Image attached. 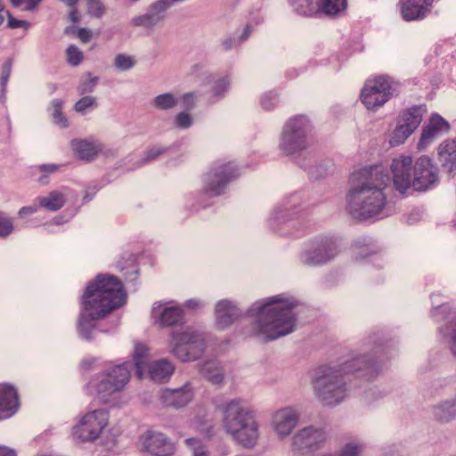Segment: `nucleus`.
I'll return each mask as SVG.
<instances>
[{
	"label": "nucleus",
	"mask_w": 456,
	"mask_h": 456,
	"mask_svg": "<svg viewBox=\"0 0 456 456\" xmlns=\"http://www.w3.org/2000/svg\"><path fill=\"white\" fill-rule=\"evenodd\" d=\"M97 82V77H93L90 74H88L87 77L83 82H81V84L77 87L78 93L80 94H84L92 92L94 87L96 86Z\"/></svg>",
	"instance_id": "nucleus-47"
},
{
	"label": "nucleus",
	"mask_w": 456,
	"mask_h": 456,
	"mask_svg": "<svg viewBox=\"0 0 456 456\" xmlns=\"http://www.w3.org/2000/svg\"><path fill=\"white\" fill-rule=\"evenodd\" d=\"M449 130V123L438 114H433L429 118L428 124L422 129L418 148L425 149L436 137L447 133Z\"/></svg>",
	"instance_id": "nucleus-22"
},
{
	"label": "nucleus",
	"mask_w": 456,
	"mask_h": 456,
	"mask_svg": "<svg viewBox=\"0 0 456 456\" xmlns=\"http://www.w3.org/2000/svg\"><path fill=\"white\" fill-rule=\"evenodd\" d=\"M149 348L141 342L135 343L134 350V365L139 379L144 378V371L149 363Z\"/></svg>",
	"instance_id": "nucleus-32"
},
{
	"label": "nucleus",
	"mask_w": 456,
	"mask_h": 456,
	"mask_svg": "<svg viewBox=\"0 0 456 456\" xmlns=\"http://www.w3.org/2000/svg\"><path fill=\"white\" fill-rule=\"evenodd\" d=\"M135 60L134 57L126 54L116 55V69L121 70H127L132 69L135 65Z\"/></svg>",
	"instance_id": "nucleus-44"
},
{
	"label": "nucleus",
	"mask_w": 456,
	"mask_h": 456,
	"mask_svg": "<svg viewBox=\"0 0 456 456\" xmlns=\"http://www.w3.org/2000/svg\"><path fill=\"white\" fill-rule=\"evenodd\" d=\"M277 103V96L273 92L264 94L261 98V105L266 110H273Z\"/></svg>",
	"instance_id": "nucleus-48"
},
{
	"label": "nucleus",
	"mask_w": 456,
	"mask_h": 456,
	"mask_svg": "<svg viewBox=\"0 0 456 456\" xmlns=\"http://www.w3.org/2000/svg\"><path fill=\"white\" fill-rule=\"evenodd\" d=\"M398 84L387 77L368 80L361 93L362 102L368 110H374L384 105L397 91Z\"/></svg>",
	"instance_id": "nucleus-9"
},
{
	"label": "nucleus",
	"mask_w": 456,
	"mask_h": 456,
	"mask_svg": "<svg viewBox=\"0 0 456 456\" xmlns=\"http://www.w3.org/2000/svg\"><path fill=\"white\" fill-rule=\"evenodd\" d=\"M379 370L378 362L366 359V356L351 359L341 365L322 366L315 370L312 380L313 390L322 403L336 405L348 395L353 372H359V377L370 379Z\"/></svg>",
	"instance_id": "nucleus-2"
},
{
	"label": "nucleus",
	"mask_w": 456,
	"mask_h": 456,
	"mask_svg": "<svg viewBox=\"0 0 456 456\" xmlns=\"http://www.w3.org/2000/svg\"><path fill=\"white\" fill-rule=\"evenodd\" d=\"M338 252V244L336 240L322 238L315 240L311 248L301 254L300 261L307 265H323L333 259Z\"/></svg>",
	"instance_id": "nucleus-15"
},
{
	"label": "nucleus",
	"mask_w": 456,
	"mask_h": 456,
	"mask_svg": "<svg viewBox=\"0 0 456 456\" xmlns=\"http://www.w3.org/2000/svg\"><path fill=\"white\" fill-rule=\"evenodd\" d=\"M89 388L95 392L102 403L110 402L114 394L113 370L99 374L89 383Z\"/></svg>",
	"instance_id": "nucleus-23"
},
{
	"label": "nucleus",
	"mask_w": 456,
	"mask_h": 456,
	"mask_svg": "<svg viewBox=\"0 0 456 456\" xmlns=\"http://www.w3.org/2000/svg\"><path fill=\"white\" fill-rule=\"evenodd\" d=\"M193 123V119L191 114L182 111L175 117V125L178 128L186 129L189 128Z\"/></svg>",
	"instance_id": "nucleus-45"
},
{
	"label": "nucleus",
	"mask_w": 456,
	"mask_h": 456,
	"mask_svg": "<svg viewBox=\"0 0 456 456\" xmlns=\"http://www.w3.org/2000/svg\"><path fill=\"white\" fill-rule=\"evenodd\" d=\"M312 126L305 116L290 118L284 125L279 148L294 159L303 156L311 144Z\"/></svg>",
	"instance_id": "nucleus-7"
},
{
	"label": "nucleus",
	"mask_w": 456,
	"mask_h": 456,
	"mask_svg": "<svg viewBox=\"0 0 456 456\" xmlns=\"http://www.w3.org/2000/svg\"><path fill=\"white\" fill-rule=\"evenodd\" d=\"M192 428L205 435L208 437L213 436L214 426L212 424V420L206 414L203 416H197L191 422Z\"/></svg>",
	"instance_id": "nucleus-36"
},
{
	"label": "nucleus",
	"mask_w": 456,
	"mask_h": 456,
	"mask_svg": "<svg viewBox=\"0 0 456 456\" xmlns=\"http://www.w3.org/2000/svg\"><path fill=\"white\" fill-rule=\"evenodd\" d=\"M67 61L71 66H77L84 59L82 51L74 45H69L66 50Z\"/></svg>",
	"instance_id": "nucleus-40"
},
{
	"label": "nucleus",
	"mask_w": 456,
	"mask_h": 456,
	"mask_svg": "<svg viewBox=\"0 0 456 456\" xmlns=\"http://www.w3.org/2000/svg\"><path fill=\"white\" fill-rule=\"evenodd\" d=\"M391 172L395 189L400 192L409 188L415 191H425L436 180V174L427 156L419 158L414 166L410 156H400L393 159Z\"/></svg>",
	"instance_id": "nucleus-6"
},
{
	"label": "nucleus",
	"mask_w": 456,
	"mask_h": 456,
	"mask_svg": "<svg viewBox=\"0 0 456 456\" xmlns=\"http://www.w3.org/2000/svg\"><path fill=\"white\" fill-rule=\"evenodd\" d=\"M229 86V81L226 78H223L216 83L213 87V94L215 96H220L224 92L226 91Z\"/></svg>",
	"instance_id": "nucleus-53"
},
{
	"label": "nucleus",
	"mask_w": 456,
	"mask_h": 456,
	"mask_svg": "<svg viewBox=\"0 0 456 456\" xmlns=\"http://www.w3.org/2000/svg\"><path fill=\"white\" fill-rule=\"evenodd\" d=\"M109 421V413L104 410H95L86 413L78 424L73 427L75 439L86 442L99 437Z\"/></svg>",
	"instance_id": "nucleus-12"
},
{
	"label": "nucleus",
	"mask_w": 456,
	"mask_h": 456,
	"mask_svg": "<svg viewBox=\"0 0 456 456\" xmlns=\"http://www.w3.org/2000/svg\"><path fill=\"white\" fill-rule=\"evenodd\" d=\"M151 317L162 327L174 326L183 322V311L177 305L167 306L161 302H155L151 308Z\"/></svg>",
	"instance_id": "nucleus-20"
},
{
	"label": "nucleus",
	"mask_w": 456,
	"mask_h": 456,
	"mask_svg": "<svg viewBox=\"0 0 456 456\" xmlns=\"http://www.w3.org/2000/svg\"><path fill=\"white\" fill-rule=\"evenodd\" d=\"M240 315V310L229 300H220L216 305V324L220 329L231 325Z\"/></svg>",
	"instance_id": "nucleus-28"
},
{
	"label": "nucleus",
	"mask_w": 456,
	"mask_h": 456,
	"mask_svg": "<svg viewBox=\"0 0 456 456\" xmlns=\"http://www.w3.org/2000/svg\"><path fill=\"white\" fill-rule=\"evenodd\" d=\"M71 8L72 9L69 12V18L72 22L77 23V22H78L79 18H80L78 12L75 7H71Z\"/></svg>",
	"instance_id": "nucleus-63"
},
{
	"label": "nucleus",
	"mask_w": 456,
	"mask_h": 456,
	"mask_svg": "<svg viewBox=\"0 0 456 456\" xmlns=\"http://www.w3.org/2000/svg\"><path fill=\"white\" fill-rule=\"evenodd\" d=\"M82 305L77 329L86 339L90 340L94 321L103 319L114 310V276L99 274L89 282L82 297Z\"/></svg>",
	"instance_id": "nucleus-4"
},
{
	"label": "nucleus",
	"mask_w": 456,
	"mask_h": 456,
	"mask_svg": "<svg viewBox=\"0 0 456 456\" xmlns=\"http://www.w3.org/2000/svg\"><path fill=\"white\" fill-rule=\"evenodd\" d=\"M58 167L55 165H41L38 167L40 172L51 174L57 170Z\"/></svg>",
	"instance_id": "nucleus-59"
},
{
	"label": "nucleus",
	"mask_w": 456,
	"mask_h": 456,
	"mask_svg": "<svg viewBox=\"0 0 456 456\" xmlns=\"http://www.w3.org/2000/svg\"><path fill=\"white\" fill-rule=\"evenodd\" d=\"M328 434L326 429L319 425H309L297 430L291 440V449L294 453L308 455L321 449L326 443Z\"/></svg>",
	"instance_id": "nucleus-10"
},
{
	"label": "nucleus",
	"mask_w": 456,
	"mask_h": 456,
	"mask_svg": "<svg viewBox=\"0 0 456 456\" xmlns=\"http://www.w3.org/2000/svg\"><path fill=\"white\" fill-rule=\"evenodd\" d=\"M201 374L212 384L219 385L224 380V371L215 360L206 362L200 369Z\"/></svg>",
	"instance_id": "nucleus-33"
},
{
	"label": "nucleus",
	"mask_w": 456,
	"mask_h": 456,
	"mask_svg": "<svg viewBox=\"0 0 456 456\" xmlns=\"http://www.w3.org/2000/svg\"><path fill=\"white\" fill-rule=\"evenodd\" d=\"M422 116L423 110L419 106L411 107L403 111L398 117L397 125L391 134L390 144L397 146L403 143L419 126Z\"/></svg>",
	"instance_id": "nucleus-16"
},
{
	"label": "nucleus",
	"mask_w": 456,
	"mask_h": 456,
	"mask_svg": "<svg viewBox=\"0 0 456 456\" xmlns=\"http://www.w3.org/2000/svg\"><path fill=\"white\" fill-rule=\"evenodd\" d=\"M14 229L12 220L0 212V237L5 238L9 236Z\"/></svg>",
	"instance_id": "nucleus-43"
},
{
	"label": "nucleus",
	"mask_w": 456,
	"mask_h": 456,
	"mask_svg": "<svg viewBox=\"0 0 456 456\" xmlns=\"http://www.w3.org/2000/svg\"><path fill=\"white\" fill-rule=\"evenodd\" d=\"M432 414L440 422H449L456 418V399H448L433 406Z\"/></svg>",
	"instance_id": "nucleus-31"
},
{
	"label": "nucleus",
	"mask_w": 456,
	"mask_h": 456,
	"mask_svg": "<svg viewBox=\"0 0 456 456\" xmlns=\"http://www.w3.org/2000/svg\"><path fill=\"white\" fill-rule=\"evenodd\" d=\"M240 42L238 37H227L224 38L221 42V48L223 51H230L238 45H240Z\"/></svg>",
	"instance_id": "nucleus-52"
},
{
	"label": "nucleus",
	"mask_w": 456,
	"mask_h": 456,
	"mask_svg": "<svg viewBox=\"0 0 456 456\" xmlns=\"http://www.w3.org/2000/svg\"><path fill=\"white\" fill-rule=\"evenodd\" d=\"M167 10V8L164 3L158 0L149 6L145 13L134 16L131 20V24L152 31L156 26L165 20Z\"/></svg>",
	"instance_id": "nucleus-19"
},
{
	"label": "nucleus",
	"mask_w": 456,
	"mask_h": 456,
	"mask_svg": "<svg viewBox=\"0 0 456 456\" xmlns=\"http://www.w3.org/2000/svg\"><path fill=\"white\" fill-rule=\"evenodd\" d=\"M77 30V37L83 42L87 43L89 42L93 37V33L90 29L80 28L76 29Z\"/></svg>",
	"instance_id": "nucleus-54"
},
{
	"label": "nucleus",
	"mask_w": 456,
	"mask_h": 456,
	"mask_svg": "<svg viewBox=\"0 0 456 456\" xmlns=\"http://www.w3.org/2000/svg\"><path fill=\"white\" fill-rule=\"evenodd\" d=\"M300 413L292 406H286L272 413L270 426L278 439L288 438L298 425Z\"/></svg>",
	"instance_id": "nucleus-17"
},
{
	"label": "nucleus",
	"mask_w": 456,
	"mask_h": 456,
	"mask_svg": "<svg viewBox=\"0 0 456 456\" xmlns=\"http://www.w3.org/2000/svg\"><path fill=\"white\" fill-rule=\"evenodd\" d=\"M434 0H402L401 12L405 20H420L430 12Z\"/></svg>",
	"instance_id": "nucleus-25"
},
{
	"label": "nucleus",
	"mask_w": 456,
	"mask_h": 456,
	"mask_svg": "<svg viewBox=\"0 0 456 456\" xmlns=\"http://www.w3.org/2000/svg\"><path fill=\"white\" fill-rule=\"evenodd\" d=\"M71 147L75 154L83 160L91 161L102 151L103 144L86 140H73Z\"/></svg>",
	"instance_id": "nucleus-29"
},
{
	"label": "nucleus",
	"mask_w": 456,
	"mask_h": 456,
	"mask_svg": "<svg viewBox=\"0 0 456 456\" xmlns=\"http://www.w3.org/2000/svg\"><path fill=\"white\" fill-rule=\"evenodd\" d=\"M197 99L198 95L194 92L186 93L179 97V100L182 101L183 106L188 110L194 108Z\"/></svg>",
	"instance_id": "nucleus-49"
},
{
	"label": "nucleus",
	"mask_w": 456,
	"mask_h": 456,
	"mask_svg": "<svg viewBox=\"0 0 456 456\" xmlns=\"http://www.w3.org/2000/svg\"><path fill=\"white\" fill-rule=\"evenodd\" d=\"M206 348V334L195 327L170 333L168 351L182 362L198 359Z\"/></svg>",
	"instance_id": "nucleus-8"
},
{
	"label": "nucleus",
	"mask_w": 456,
	"mask_h": 456,
	"mask_svg": "<svg viewBox=\"0 0 456 456\" xmlns=\"http://www.w3.org/2000/svg\"><path fill=\"white\" fill-rule=\"evenodd\" d=\"M11 1V4L14 6V7H18L20 6V4H22L23 3H26V0H10Z\"/></svg>",
	"instance_id": "nucleus-64"
},
{
	"label": "nucleus",
	"mask_w": 456,
	"mask_h": 456,
	"mask_svg": "<svg viewBox=\"0 0 456 456\" xmlns=\"http://www.w3.org/2000/svg\"><path fill=\"white\" fill-rule=\"evenodd\" d=\"M140 446L142 450L155 456H169L175 452V444L164 434L147 431L140 436Z\"/></svg>",
	"instance_id": "nucleus-18"
},
{
	"label": "nucleus",
	"mask_w": 456,
	"mask_h": 456,
	"mask_svg": "<svg viewBox=\"0 0 456 456\" xmlns=\"http://www.w3.org/2000/svg\"><path fill=\"white\" fill-rule=\"evenodd\" d=\"M0 456H16V452L12 449L0 446Z\"/></svg>",
	"instance_id": "nucleus-62"
},
{
	"label": "nucleus",
	"mask_w": 456,
	"mask_h": 456,
	"mask_svg": "<svg viewBox=\"0 0 456 456\" xmlns=\"http://www.w3.org/2000/svg\"><path fill=\"white\" fill-rule=\"evenodd\" d=\"M441 333L450 351L456 357V320L441 329Z\"/></svg>",
	"instance_id": "nucleus-37"
},
{
	"label": "nucleus",
	"mask_w": 456,
	"mask_h": 456,
	"mask_svg": "<svg viewBox=\"0 0 456 456\" xmlns=\"http://www.w3.org/2000/svg\"><path fill=\"white\" fill-rule=\"evenodd\" d=\"M37 201L40 207L50 211H56L63 207L65 198L61 192L53 191L45 197L37 198Z\"/></svg>",
	"instance_id": "nucleus-34"
},
{
	"label": "nucleus",
	"mask_w": 456,
	"mask_h": 456,
	"mask_svg": "<svg viewBox=\"0 0 456 456\" xmlns=\"http://www.w3.org/2000/svg\"><path fill=\"white\" fill-rule=\"evenodd\" d=\"M293 10L303 16L325 14L336 16L347 6L346 0H289Z\"/></svg>",
	"instance_id": "nucleus-13"
},
{
	"label": "nucleus",
	"mask_w": 456,
	"mask_h": 456,
	"mask_svg": "<svg viewBox=\"0 0 456 456\" xmlns=\"http://www.w3.org/2000/svg\"><path fill=\"white\" fill-rule=\"evenodd\" d=\"M175 371V365L168 359L163 358L149 362L144 371V378L149 377L155 382L167 381Z\"/></svg>",
	"instance_id": "nucleus-27"
},
{
	"label": "nucleus",
	"mask_w": 456,
	"mask_h": 456,
	"mask_svg": "<svg viewBox=\"0 0 456 456\" xmlns=\"http://www.w3.org/2000/svg\"><path fill=\"white\" fill-rule=\"evenodd\" d=\"M36 211H37L36 207L28 206V207H22L19 210L18 214L20 217H24L26 216H30V215L34 214Z\"/></svg>",
	"instance_id": "nucleus-56"
},
{
	"label": "nucleus",
	"mask_w": 456,
	"mask_h": 456,
	"mask_svg": "<svg viewBox=\"0 0 456 456\" xmlns=\"http://www.w3.org/2000/svg\"><path fill=\"white\" fill-rule=\"evenodd\" d=\"M252 29H253V28L250 24H248L245 27L242 34L240 37H238V40H239L240 44L245 42L248 38V37L252 33Z\"/></svg>",
	"instance_id": "nucleus-55"
},
{
	"label": "nucleus",
	"mask_w": 456,
	"mask_h": 456,
	"mask_svg": "<svg viewBox=\"0 0 456 456\" xmlns=\"http://www.w3.org/2000/svg\"><path fill=\"white\" fill-rule=\"evenodd\" d=\"M179 96L173 93H165L152 99L151 105L160 110H167L175 107L178 103Z\"/></svg>",
	"instance_id": "nucleus-35"
},
{
	"label": "nucleus",
	"mask_w": 456,
	"mask_h": 456,
	"mask_svg": "<svg viewBox=\"0 0 456 456\" xmlns=\"http://www.w3.org/2000/svg\"><path fill=\"white\" fill-rule=\"evenodd\" d=\"M300 201V195L298 193H294L289 196V198L286 199L283 204L277 208L270 219L271 225L275 228V224L285 222L289 217V212L296 208V205Z\"/></svg>",
	"instance_id": "nucleus-30"
},
{
	"label": "nucleus",
	"mask_w": 456,
	"mask_h": 456,
	"mask_svg": "<svg viewBox=\"0 0 456 456\" xmlns=\"http://www.w3.org/2000/svg\"><path fill=\"white\" fill-rule=\"evenodd\" d=\"M390 178L382 167L374 166L354 171L349 180L346 209L359 220L382 218L387 214V189Z\"/></svg>",
	"instance_id": "nucleus-1"
},
{
	"label": "nucleus",
	"mask_w": 456,
	"mask_h": 456,
	"mask_svg": "<svg viewBox=\"0 0 456 456\" xmlns=\"http://www.w3.org/2000/svg\"><path fill=\"white\" fill-rule=\"evenodd\" d=\"M5 12H6L7 19H8V22H7L8 28H24L25 29H28L29 28V26H30L29 22L13 18L11 15L9 11H6Z\"/></svg>",
	"instance_id": "nucleus-51"
},
{
	"label": "nucleus",
	"mask_w": 456,
	"mask_h": 456,
	"mask_svg": "<svg viewBox=\"0 0 456 456\" xmlns=\"http://www.w3.org/2000/svg\"><path fill=\"white\" fill-rule=\"evenodd\" d=\"M132 367L133 364L129 362L116 365V391L129 381Z\"/></svg>",
	"instance_id": "nucleus-38"
},
{
	"label": "nucleus",
	"mask_w": 456,
	"mask_h": 456,
	"mask_svg": "<svg viewBox=\"0 0 456 456\" xmlns=\"http://www.w3.org/2000/svg\"><path fill=\"white\" fill-rule=\"evenodd\" d=\"M223 427L227 434L240 446L251 449L259 439V423L256 412L248 402L234 398L223 407Z\"/></svg>",
	"instance_id": "nucleus-5"
},
{
	"label": "nucleus",
	"mask_w": 456,
	"mask_h": 456,
	"mask_svg": "<svg viewBox=\"0 0 456 456\" xmlns=\"http://www.w3.org/2000/svg\"><path fill=\"white\" fill-rule=\"evenodd\" d=\"M16 388L8 384H0V419L12 417L19 408Z\"/></svg>",
	"instance_id": "nucleus-24"
},
{
	"label": "nucleus",
	"mask_w": 456,
	"mask_h": 456,
	"mask_svg": "<svg viewBox=\"0 0 456 456\" xmlns=\"http://www.w3.org/2000/svg\"><path fill=\"white\" fill-rule=\"evenodd\" d=\"M54 111L53 114L54 123L60 125L62 127H66L68 126V120L61 112L62 108V101L56 99L53 102Z\"/></svg>",
	"instance_id": "nucleus-42"
},
{
	"label": "nucleus",
	"mask_w": 456,
	"mask_h": 456,
	"mask_svg": "<svg viewBox=\"0 0 456 456\" xmlns=\"http://www.w3.org/2000/svg\"><path fill=\"white\" fill-rule=\"evenodd\" d=\"M88 12L95 17H100L103 12L104 7L100 0H87Z\"/></svg>",
	"instance_id": "nucleus-50"
},
{
	"label": "nucleus",
	"mask_w": 456,
	"mask_h": 456,
	"mask_svg": "<svg viewBox=\"0 0 456 456\" xmlns=\"http://www.w3.org/2000/svg\"><path fill=\"white\" fill-rule=\"evenodd\" d=\"M43 0H26L25 10H27V11H34V10L37 9L39 4Z\"/></svg>",
	"instance_id": "nucleus-58"
},
{
	"label": "nucleus",
	"mask_w": 456,
	"mask_h": 456,
	"mask_svg": "<svg viewBox=\"0 0 456 456\" xmlns=\"http://www.w3.org/2000/svg\"><path fill=\"white\" fill-rule=\"evenodd\" d=\"M95 363V359L94 358H85L81 361V367L82 369L87 370H89L94 364Z\"/></svg>",
	"instance_id": "nucleus-60"
},
{
	"label": "nucleus",
	"mask_w": 456,
	"mask_h": 456,
	"mask_svg": "<svg viewBox=\"0 0 456 456\" xmlns=\"http://www.w3.org/2000/svg\"><path fill=\"white\" fill-rule=\"evenodd\" d=\"M118 269L122 275L116 276V309L126 304L128 285L138 277L135 256L134 254H127L126 257L123 256L119 261Z\"/></svg>",
	"instance_id": "nucleus-14"
},
{
	"label": "nucleus",
	"mask_w": 456,
	"mask_h": 456,
	"mask_svg": "<svg viewBox=\"0 0 456 456\" xmlns=\"http://www.w3.org/2000/svg\"><path fill=\"white\" fill-rule=\"evenodd\" d=\"M188 308L196 309L202 306V303L198 299H190L185 303Z\"/></svg>",
	"instance_id": "nucleus-61"
},
{
	"label": "nucleus",
	"mask_w": 456,
	"mask_h": 456,
	"mask_svg": "<svg viewBox=\"0 0 456 456\" xmlns=\"http://www.w3.org/2000/svg\"><path fill=\"white\" fill-rule=\"evenodd\" d=\"M94 106H96L95 98L92 96H85L76 102L74 109L77 112L85 113L88 108Z\"/></svg>",
	"instance_id": "nucleus-46"
},
{
	"label": "nucleus",
	"mask_w": 456,
	"mask_h": 456,
	"mask_svg": "<svg viewBox=\"0 0 456 456\" xmlns=\"http://www.w3.org/2000/svg\"><path fill=\"white\" fill-rule=\"evenodd\" d=\"M164 152V149L159 146H153L149 148L145 152L142 159L134 167H141L142 165L150 163L155 160L160 154Z\"/></svg>",
	"instance_id": "nucleus-41"
},
{
	"label": "nucleus",
	"mask_w": 456,
	"mask_h": 456,
	"mask_svg": "<svg viewBox=\"0 0 456 456\" xmlns=\"http://www.w3.org/2000/svg\"><path fill=\"white\" fill-rule=\"evenodd\" d=\"M10 77V67H5L3 70L1 80H2V91L5 90L6 83Z\"/></svg>",
	"instance_id": "nucleus-57"
},
{
	"label": "nucleus",
	"mask_w": 456,
	"mask_h": 456,
	"mask_svg": "<svg viewBox=\"0 0 456 456\" xmlns=\"http://www.w3.org/2000/svg\"><path fill=\"white\" fill-rule=\"evenodd\" d=\"M194 397V389L190 382L175 389L167 388L161 391L159 400L167 407L182 408L186 406Z\"/></svg>",
	"instance_id": "nucleus-21"
},
{
	"label": "nucleus",
	"mask_w": 456,
	"mask_h": 456,
	"mask_svg": "<svg viewBox=\"0 0 456 456\" xmlns=\"http://www.w3.org/2000/svg\"><path fill=\"white\" fill-rule=\"evenodd\" d=\"M437 157L442 167L449 174H456V139H447L437 147Z\"/></svg>",
	"instance_id": "nucleus-26"
},
{
	"label": "nucleus",
	"mask_w": 456,
	"mask_h": 456,
	"mask_svg": "<svg viewBox=\"0 0 456 456\" xmlns=\"http://www.w3.org/2000/svg\"><path fill=\"white\" fill-rule=\"evenodd\" d=\"M239 175V169L233 163L216 162L204 180L206 193L211 197L222 194L226 185Z\"/></svg>",
	"instance_id": "nucleus-11"
},
{
	"label": "nucleus",
	"mask_w": 456,
	"mask_h": 456,
	"mask_svg": "<svg viewBox=\"0 0 456 456\" xmlns=\"http://www.w3.org/2000/svg\"><path fill=\"white\" fill-rule=\"evenodd\" d=\"M185 444L191 449L192 456H209L207 445L200 439L188 438L185 440Z\"/></svg>",
	"instance_id": "nucleus-39"
},
{
	"label": "nucleus",
	"mask_w": 456,
	"mask_h": 456,
	"mask_svg": "<svg viewBox=\"0 0 456 456\" xmlns=\"http://www.w3.org/2000/svg\"><path fill=\"white\" fill-rule=\"evenodd\" d=\"M297 302L283 295L255 302L248 310L255 322L244 330L247 337L273 340L291 333L296 325Z\"/></svg>",
	"instance_id": "nucleus-3"
}]
</instances>
